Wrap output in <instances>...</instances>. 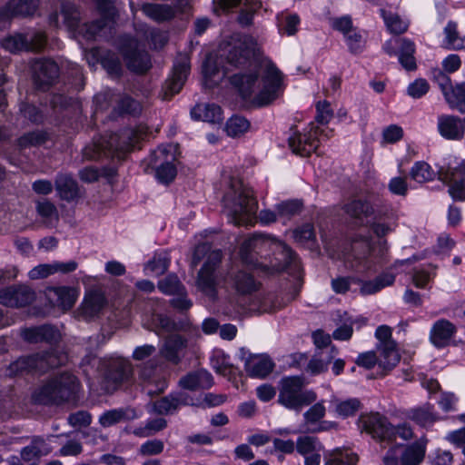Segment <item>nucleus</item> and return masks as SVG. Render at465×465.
<instances>
[{"mask_svg": "<svg viewBox=\"0 0 465 465\" xmlns=\"http://www.w3.org/2000/svg\"><path fill=\"white\" fill-rule=\"evenodd\" d=\"M147 130L145 125L140 124L136 128H126L119 134H111L107 140L86 146L83 151L84 157L87 160L99 159L102 154L121 157L146 136Z\"/></svg>", "mask_w": 465, "mask_h": 465, "instance_id": "20e7f679", "label": "nucleus"}, {"mask_svg": "<svg viewBox=\"0 0 465 465\" xmlns=\"http://www.w3.org/2000/svg\"><path fill=\"white\" fill-rule=\"evenodd\" d=\"M121 51L127 67L130 70L138 73H144L149 69V55L145 51L139 47L138 42L135 39H125L121 47Z\"/></svg>", "mask_w": 465, "mask_h": 465, "instance_id": "a211bd4d", "label": "nucleus"}, {"mask_svg": "<svg viewBox=\"0 0 465 465\" xmlns=\"http://www.w3.org/2000/svg\"><path fill=\"white\" fill-rule=\"evenodd\" d=\"M438 130L449 140H461L465 134L462 120L454 115L442 114L438 118Z\"/></svg>", "mask_w": 465, "mask_h": 465, "instance_id": "a878e982", "label": "nucleus"}, {"mask_svg": "<svg viewBox=\"0 0 465 465\" xmlns=\"http://www.w3.org/2000/svg\"><path fill=\"white\" fill-rule=\"evenodd\" d=\"M274 364L267 357H254L246 363L247 371L254 377L264 378L272 372Z\"/></svg>", "mask_w": 465, "mask_h": 465, "instance_id": "a18cd8bd", "label": "nucleus"}, {"mask_svg": "<svg viewBox=\"0 0 465 465\" xmlns=\"http://www.w3.org/2000/svg\"><path fill=\"white\" fill-rule=\"evenodd\" d=\"M250 128V123L242 116H232L226 123L225 131L231 137H237L246 133Z\"/></svg>", "mask_w": 465, "mask_h": 465, "instance_id": "3c124183", "label": "nucleus"}, {"mask_svg": "<svg viewBox=\"0 0 465 465\" xmlns=\"http://www.w3.org/2000/svg\"><path fill=\"white\" fill-rule=\"evenodd\" d=\"M319 133L316 128L313 134H302L298 131H293L288 138L289 146L292 151L302 157L309 156L318 147V141L314 138Z\"/></svg>", "mask_w": 465, "mask_h": 465, "instance_id": "b1692460", "label": "nucleus"}, {"mask_svg": "<svg viewBox=\"0 0 465 465\" xmlns=\"http://www.w3.org/2000/svg\"><path fill=\"white\" fill-rule=\"evenodd\" d=\"M221 186L223 209L230 222L238 226L254 224L258 204L252 189L232 171L223 173Z\"/></svg>", "mask_w": 465, "mask_h": 465, "instance_id": "7ed1b4c3", "label": "nucleus"}, {"mask_svg": "<svg viewBox=\"0 0 465 465\" xmlns=\"http://www.w3.org/2000/svg\"><path fill=\"white\" fill-rule=\"evenodd\" d=\"M335 412L338 416L347 418L353 416L361 407L360 400L356 398L333 401Z\"/></svg>", "mask_w": 465, "mask_h": 465, "instance_id": "8fccbe9b", "label": "nucleus"}, {"mask_svg": "<svg viewBox=\"0 0 465 465\" xmlns=\"http://www.w3.org/2000/svg\"><path fill=\"white\" fill-rule=\"evenodd\" d=\"M14 302L12 307H24L32 303L35 299V292L28 286H14Z\"/></svg>", "mask_w": 465, "mask_h": 465, "instance_id": "5fc2aeb1", "label": "nucleus"}, {"mask_svg": "<svg viewBox=\"0 0 465 465\" xmlns=\"http://www.w3.org/2000/svg\"><path fill=\"white\" fill-rule=\"evenodd\" d=\"M344 211L360 224H362L364 220L371 216L374 213L371 204L361 199L351 200L344 205Z\"/></svg>", "mask_w": 465, "mask_h": 465, "instance_id": "58836bf2", "label": "nucleus"}, {"mask_svg": "<svg viewBox=\"0 0 465 465\" xmlns=\"http://www.w3.org/2000/svg\"><path fill=\"white\" fill-rule=\"evenodd\" d=\"M143 14L157 23H163L172 20L176 10L173 6L167 4H144L142 6Z\"/></svg>", "mask_w": 465, "mask_h": 465, "instance_id": "4c0bfd02", "label": "nucleus"}, {"mask_svg": "<svg viewBox=\"0 0 465 465\" xmlns=\"http://www.w3.org/2000/svg\"><path fill=\"white\" fill-rule=\"evenodd\" d=\"M133 373L132 364L124 359L116 358L108 361L104 377V388L107 392L114 391L127 381Z\"/></svg>", "mask_w": 465, "mask_h": 465, "instance_id": "2eb2a0df", "label": "nucleus"}, {"mask_svg": "<svg viewBox=\"0 0 465 465\" xmlns=\"http://www.w3.org/2000/svg\"><path fill=\"white\" fill-rule=\"evenodd\" d=\"M344 36L351 53L359 54L363 50L365 39L356 28Z\"/></svg>", "mask_w": 465, "mask_h": 465, "instance_id": "680f3d73", "label": "nucleus"}, {"mask_svg": "<svg viewBox=\"0 0 465 465\" xmlns=\"http://www.w3.org/2000/svg\"><path fill=\"white\" fill-rule=\"evenodd\" d=\"M179 146L169 143L155 150L150 160V164L155 169L157 179L163 183H171L176 176L174 162L179 155Z\"/></svg>", "mask_w": 465, "mask_h": 465, "instance_id": "9b49d317", "label": "nucleus"}, {"mask_svg": "<svg viewBox=\"0 0 465 465\" xmlns=\"http://www.w3.org/2000/svg\"><path fill=\"white\" fill-rule=\"evenodd\" d=\"M80 384L77 378L71 373H62L43 385L34 395L35 400L42 404L61 403L74 401Z\"/></svg>", "mask_w": 465, "mask_h": 465, "instance_id": "6e6552de", "label": "nucleus"}, {"mask_svg": "<svg viewBox=\"0 0 465 465\" xmlns=\"http://www.w3.org/2000/svg\"><path fill=\"white\" fill-rule=\"evenodd\" d=\"M182 388L186 390L209 389L213 385L212 375L203 370L190 372L179 381Z\"/></svg>", "mask_w": 465, "mask_h": 465, "instance_id": "72a5a7b5", "label": "nucleus"}, {"mask_svg": "<svg viewBox=\"0 0 465 465\" xmlns=\"http://www.w3.org/2000/svg\"><path fill=\"white\" fill-rule=\"evenodd\" d=\"M196 120L216 124L222 121V110L214 104H198L191 111Z\"/></svg>", "mask_w": 465, "mask_h": 465, "instance_id": "ea45409f", "label": "nucleus"}, {"mask_svg": "<svg viewBox=\"0 0 465 465\" xmlns=\"http://www.w3.org/2000/svg\"><path fill=\"white\" fill-rule=\"evenodd\" d=\"M427 439L420 438L405 447L401 453L403 465H420L426 454Z\"/></svg>", "mask_w": 465, "mask_h": 465, "instance_id": "473e14b6", "label": "nucleus"}, {"mask_svg": "<svg viewBox=\"0 0 465 465\" xmlns=\"http://www.w3.org/2000/svg\"><path fill=\"white\" fill-rule=\"evenodd\" d=\"M300 18L297 15H287L280 20V28L288 35H293L297 32Z\"/></svg>", "mask_w": 465, "mask_h": 465, "instance_id": "338daca9", "label": "nucleus"}, {"mask_svg": "<svg viewBox=\"0 0 465 465\" xmlns=\"http://www.w3.org/2000/svg\"><path fill=\"white\" fill-rule=\"evenodd\" d=\"M232 83L245 100L256 106H265L276 100L282 91L281 72L271 62L252 64V68L234 74Z\"/></svg>", "mask_w": 465, "mask_h": 465, "instance_id": "f257e3e1", "label": "nucleus"}, {"mask_svg": "<svg viewBox=\"0 0 465 465\" xmlns=\"http://www.w3.org/2000/svg\"><path fill=\"white\" fill-rule=\"evenodd\" d=\"M158 288L165 294L177 295V298L171 301V303L174 308L181 311L191 308L192 302L186 298L185 288L176 275L170 274L166 278L161 280L158 282Z\"/></svg>", "mask_w": 465, "mask_h": 465, "instance_id": "aec40b11", "label": "nucleus"}, {"mask_svg": "<svg viewBox=\"0 0 465 465\" xmlns=\"http://www.w3.org/2000/svg\"><path fill=\"white\" fill-rule=\"evenodd\" d=\"M445 44L449 49H462L465 48V38L460 37L457 25L450 22L444 29Z\"/></svg>", "mask_w": 465, "mask_h": 465, "instance_id": "603ef678", "label": "nucleus"}, {"mask_svg": "<svg viewBox=\"0 0 465 465\" xmlns=\"http://www.w3.org/2000/svg\"><path fill=\"white\" fill-rule=\"evenodd\" d=\"M456 331L455 326L447 320L437 321L430 331V341L437 347H444L450 343V341Z\"/></svg>", "mask_w": 465, "mask_h": 465, "instance_id": "2f4dec72", "label": "nucleus"}, {"mask_svg": "<svg viewBox=\"0 0 465 465\" xmlns=\"http://www.w3.org/2000/svg\"><path fill=\"white\" fill-rule=\"evenodd\" d=\"M271 252L274 258L270 261V265L276 271L285 270L292 265L297 267L294 252L284 242L274 238Z\"/></svg>", "mask_w": 465, "mask_h": 465, "instance_id": "393cba45", "label": "nucleus"}, {"mask_svg": "<svg viewBox=\"0 0 465 465\" xmlns=\"http://www.w3.org/2000/svg\"><path fill=\"white\" fill-rule=\"evenodd\" d=\"M23 338L31 343L37 342H57L61 334L59 331L52 325H42L27 328L22 331Z\"/></svg>", "mask_w": 465, "mask_h": 465, "instance_id": "bb28decb", "label": "nucleus"}, {"mask_svg": "<svg viewBox=\"0 0 465 465\" xmlns=\"http://www.w3.org/2000/svg\"><path fill=\"white\" fill-rule=\"evenodd\" d=\"M302 207V203L297 200L283 202L277 206L278 215L280 217H290L299 213Z\"/></svg>", "mask_w": 465, "mask_h": 465, "instance_id": "0e129e2a", "label": "nucleus"}, {"mask_svg": "<svg viewBox=\"0 0 465 465\" xmlns=\"http://www.w3.org/2000/svg\"><path fill=\"white\" fill-rule=\"evenodd\" d=\"M358 456L349 449H336L331 451L325 465H356Z\"/></svg>", "mask_w": 465, "mask_h": 465, "instance_id": "09e8293b", "label": "nucleus"}, {"mask_svg": "<svg viewBox=\"0 0 465 465\" xmlns=\"http://www.w3.org/2000/svg\"><path fill=\"white\" fill-rule=\"evenodd\" d=\"M383 17L388 29L392 34H402L408 28V24L403 21L398 15L383 13Z\"/></svg>", "mask_w": 465, "mask_h": 465, "instance_id": "e2e57ef3", "label": "nucleus"}, {"mask_svg": "<svg viewBox=\"0 0 465 465\" xmlns=\"http://www.w3.org/2000/svg\"><path fill=\"white\" fill-rule=\"evenodd\" d=\"M60 15L63 18V24L70 28H74L80 18V14L75 5L70 2H62Z\"/></svg>", "mask_w": 465, "mask_h": 465, "instance_id": "864d4df0", "label": "nucleus"}, {"mask_svg": "<svg viewBox=\"0 0 465 465\" xmlns=\"http://www.w3.org/2000/svg\"><path fill=\"white\" fill-rule=\"evenodd\" d=\"M232 285L240 295H252L260 289L261 283L247 272L239 271L232 277Z\"/></svg>", "mask_w": 465, "mask_h": 465, "instance_id": "c9c22d12", "label": "nucleus"}, {"mask_svg": "<svg viewBox=\"0 0 465 465\" xmlns=\"http://www.w3.org/2000/svg\"><path fill=\"white\" fill-rule=\"evenodd\" d=\"M51 452V447L42 438H34L31 443L23 448L21 450V458L25 462L31 465H37L41 457Z\"/></svg>", "mask_w": 465, "mask_h": 465, "instance_id": "c756f323", "label": "nucleus"}, {"mask_svg": "<svg viewBox=\"0 0 465 465\" xmlns=\"http://www.w3.org/2000/svg\"><path fill=\"white\" fill-rule=\"evenodd\" d=\"M66 360V355L61 350L51 349L42 353L19 358L8 366L6 375L15 376L34 371L45 372L50 368L63 365Z\"/></svg>", "mask_w": 465, "mask_h": 465, "instance_id": "1a4fd4ad", "label": "nucleus"}, {"mask_svg": "<svg viewBox=\"0 0 465 465\" xmlns=\"http://www.w3.org/2000/svg\"><path fill=\"white\" fill-rule=\"evenodd\" d=\"M189 398L181 393L177 396L164 397L153 403V410L159 414H170L175 411L181 405H188Z\"/></svg>", "mask_w": 465, "mask_h": 465, "instance_id": "a19ab883", "label": "nucleus"}, {"mask_svg": "<svg viewBox=\"0 0 465 465\" xmlns=\"http://www.w3.org/2000/svg\"><path fill=\"white\" fill-rule=\"evenodd\" d=\"M320 449L321 446L314 437H300L297 440V450L303 456L315 453V451L320 450Z\"/></svg>", "mask_w": 465, "mask_h": 465, "instance_id": "052dcab7", "label": "nucleus"}, {"mask_svg": "<svg viewBox=\"0 0 465 465\" xmlns=\"http://www.w3.org/2000/svg\"><path fill=\"white\" fill-rule=\"evenodd\" d=\"M45 293L49 304L62 312L70 310L77 298L75 290L65 286L48 287Z\"/></svg>", "mask_w": 465, "mask_h": 465, "instance_id": "4be33fe9", "label": "nucleus"}, {"mask_svg": "<svg viewBox=\"0 0 465 465\" xmlns=\"http://www.w3.org/2000/svg\"><path fill=\"white\" fill-rule=\"evenodd\" d=\"M55 189L61 199L74 201L81 196L76 181L66 173H60L55 179Z\"/></svg>", "mask_w": 465, "mask_h": 465, "instance_id": "7c9ffc66", "label": "nucleus"}, {"mask_svg": "<svg viewBox=\"0 0 465 465\" xmlns=\"http://www.w3.org/2000/svg\"><path fill=\"white\" fill-rule=\"evenodd\" d=\"M375 336L379 341L376 346L381 354V364L388 368H395L400 362L401 356L396 342L391 339V329L387 325L378 327Z\"/></svg>", "mask_w": 465, "mask_h": 465, "instance_id": "ddd939ff", "label": "nucleus"}, {"mask_svg": "<svg viewBox=\"0 0 465 465\" xmlns=\"http://www.w3.org/2000/svg\"><path fill=\"white\" fill-rule=\"evenodd\" d=\"M381 354L375 351H366L361 353L357 360L355 361L358 366L363 367L365 369H371L374 365L378 364L379 368L381 370V375L384 376L388 372H390L393 368H388L381 364Z\"/></svg>", "mask_w": 465, "mask_h": 465, "instance_id": "de8ad7c7", "label": "nucleus"}, {"mask_svg": "<svg viewBox=\"0 0 465 465\" xmlns=\"http://www.w3.org/2000/svg\"><path fill=\"white\" fill-rule=\"evenodd\" d=\"M190 71V59L187 54H180L173 65V74L168 78L162 91V99L169 100L183 88Z\"/></svg>", "mask_w": 465, "mask_h": 465, "instance_id": "4468645a", "label": "nucleus"}, {"mask_svg": "<svg viewBox=\"0 0 465 465\" xmlns=\"http://www.w3.org/2000/svg\"><path fill=\"white\" fill-rule=\"evenodd\" d=\"M388 252L387 242L379 239L372 242L365 236L356 238L351 245V252L346 255L345 262L358 272H367L376 269L384 262Z\"/></svg>", "mask_w": 465, "mask_h": 465, "instance_id": "423d86ee", "label": "nucleus"}, {"mask_svg": "<svg viewBox=\"0 0 465 465\" xmlns=\"http://www.w3.org/2000/svg\"><path fill=\"white\" fill-rule=\"evenodd\" d=\"M303 379L298 376L285 377L280 381L278 401L284 407L299 411L304 405L316 400L313 391H302Z\"/></svg>", "mask_w": 465, "mask_h": 465, "instance_id": "9d476101", "label": "nucleus"}, {"mask_svg": "<svg viewBox=\"0 0 465 465\" xmlns=\"http://www.w3.org/2000/svg\"><path fill=\"white\" fill-rule=\"evenodd\" d=\"M255 53V42L247 35H233L221 44L218 54H209L203 64L204 85L212 88L217 84L229 70L223 63L227 61L231 66L238 67L249 62Z\"/></svg>", "mask_w": 465, "mask_h": 465, "instance_id": "f03ea898", "label": "nucleus"}, {"mask_svg": "<svg viewBox=\"0 0 465 465\" xmlns=\"http://www.w3.org/2000/svg\"><path fill=\"white\" fill-rule=\"evenodd\" d=\"M147 130L145 125L140 124L136 128H126L119 134H111L107 140L86 146L83 151L84 157L87 160L99 159L102 154L121 157L146 136Z\"/></svg>", "mask_w": 465, "mask_h": 465, "instance_id": "39448f33", "label": "nucleus"}, {"mask_svg": "<svg viewBox=\"0 0 465 465\" xmlns=\"http://www.w3.org/2000/svg\"><path fill=\"white\" fill-rule=\"evenodd\" d=\"M407 416L410 420L422 427L430 426L439 420L438 414L433 411V406L429 404L411 409Z\"/></svg>", "mask_w": 465, "mask_h": 465, "instance_id": "79ce46f5", "label": "nucleus"}, {"mask_svg": "<svg viewBox=\"0 0 465 465\" xmlns=\"http://www.w3.org/2000/svg\"><path fill=\"white\" fill-rule=\"evenodd\" d=\"M204 257L206 260L198 272L196 285L201 292L214 300L217 295L216 269L222 262L223 254L220 250L211 251L208 243L198 244L193 252L192 267H196Z\"/></svg>", "mask_w": 465, "mask_h": 465, "instance_id": "0eeeda50", "label": "nucleus"}, {"mask_svg": "<svg viewBox=\"0 0 465 465\" xmlns=\"http://www.w3.org/2000/svg\"><path fill=\"white\" fill-rule=\"evenodd\" d=\"M251 306L252 310L261 312H271L281 308L283 304L276 301L272 292H258L254 295Z\"/></svg>", "mask_w": 465, "mask_h": 465, "instance_id": "c03bdc74", "label": "nucleus"}, {"mask_svg": "<svg viewBox=\"0 0 465 465\" xmlns=\"http://www.w3.org/2000/svg\"><path fill=\"white\" fill-rule=\"evenodd\" d=\"M440 180L449 185V193L454 200H465V160L458 167L440 173Z\"/></svg>", "mask_w": 465, "mask_h": 465, "instance_id": "412c9836", "label": "nucleus"}, {"mask_svg": "<svg viewBox=\"0 0 465 465\" xmlns=\"http://www.w3.org/2000/svg\"><path fill=\"white\" fill-rule=\"evenodd\" d=\"M274 238L265 234H253L245 239L240 247L242 260L248 264H254L258 256L265 259L270 256L269 252L273 245Z\"/></svg>", "mask_w": 465, "mask_h": 465, "instance_id": "f8f14e48", "label": "nucleus"}, {"mask_svg": "<svg viewBox=\"0 0 465 465\" xmlns=\"http://www.w3.org/2000/svg\"><path fill=\"white\" fill-rule=\"evenodd\" d=\"M169 266V260L166 256L158 255L154 256L153 260L148 262L144 270L151 274L159 276L163 274Z\"/></svg>", "mask_w": 465, "mask_h": 465, "instance_id": "bf43d9fd", "label": "nucleus"}, {"mask_svg": "<svg viewBox=\"0 0 465 465\" xmlns=\"http://www.w3.org/2000/svg\"><path fill=\"white\" fill-rule=\"evenodd\" d=\"M39 6V0H11L1 11L3 19L14 16L33 15Z\"/></svg>", "mask_w": 465, "mask_h": 465, "instance_id": "cd10ccee", "label": "nucleus"}, {"mask_svg": "<svg viewBox=\"0 0 465 465\" xmlns=\"http://www.w3.org/2000/svg\"><path fill=\"white\" fill-rule=\"evenodd\" d=\"M384 50L390 55H398L401 66L412 71L416 69V61L413 56L415 52L414 44L404 38H395L388 41L384 45Z\"/></svg>", "mask_w": 465, "mask_h": 465, "instance_id": "6ab92c4d", "label": "nucleus"}, {"mask_svg": "<svg viewBox=\"0 0 465 465\" xmlns=\"http://www.w3.org/2000/svg\"><path fill=\"white\" fill-rule=\"evenodd\" d=\"M137 417L134 410L114 409L103 413L99 422L103 427H110L124 420H134Z\"/></svg>", "mask_w": 465, "mask_h": 465, "instance_id": "37998d69", "label": "nucleus"}, {"mask_svg": "<svg viewBox=\"0 0 465 465\" xmlns=\"http://www.w3.org/2000/svg\"><path fill=\"white\" fill-rule=\"evenodd\" d=\"M35 84L40 87L52 84L59 75V67L50 59L35 60L32 65Z\"/></svg>", "mask_w": 465, "mask_h": 465, "instance_id": "5701e85b", "label": "nucleus"}, {"mask_svg": "<svg viewBox=\"0 0 465 465\" xmlns=\"http://www.w3.org/2000/svg\"><path fill=\"white\" fill-rule=\"evenodd\" d=\"M293 237L301 243L309 242L314 240L315 232L312 224H304L293 231Z\"/></svg>", "mask_w": 465, "mask_h": 465, "instance_id": "774afa93", "label": "nucleus"}, {"mask_svg": "<svg viewBox=\"0 0 465 465\" xmlns=\"http://www.w3.org/2000/svg\"><path fill=\"white\" fill-rule=\"evenodd\" d=\"M49 139V135L44 131H35L27 133L18 139V145L21 148H26L30 146H40L46 143Z\"/></svg>", "mask_w": 465, "mask_h": 465, "instance_id": "6e6d98bb", "label": "nucleus"}, {"mask_svg": "<svg viewBox=\"0 0 465 465\" xmlns=\"http://www.w3.org/2000/svg\"><path fill=\"white\" fill-rule=\"evenodd\" d=\"M106 304L105 298L99 292H91L87 293L78 309L79 316L84 320H91L98 316Z\"/></svg>", "mask_w": 465, "mask_h": 465, "instance_id": "c85d7f7f", "label": "nucleus"}, {"mask_svg": "<svg viewBox=\"0 0 465 465\" xmlns=\"http://www.w3.org/2000/svg\"><path fill=\"white\" fill-rule=\"evenodd\" d=\"M325 352L322 351L319 356L312 358L307 365V371L312 374H319L327 370V367L331 361L334 359L337 354V350L334 347L330 348V353L324 355Z\"/></svg>", "mask_w": 465, "mask_h": 465, "instance_id": "49530a36", "label": "nucleus"}, {"mask_svg": "<svg viewBox=\"0 0 465 465\" xmlns=\"http://www.w3.org/2000/svg\"><path fill=\"white\" fill-rule=\"evenodd\" d=\"M98 56H101V64L109 74L114 76L120 75L122 64L115 54L108 52L102 56L99 50L93 49L86 54L87 61L90 64H94L95 61L98 60Z\"/></svg>", "mask_w": 465, "mask_h": 465, "instance_id": "e433bc0d", "label": "nucleus"}, {"mask_svg": "<svg viewBox=\"0 0 465 465\" xmlns=\"http://www.w3.org/2000/svg\"><path fill=\"white\" fill-rule=\"evenodd\" d=\"M46 44L45 35L37 32L30 35L15 34L2 41V46L10 52L40 51Z\"/></svg>", "mask_w": 465, "mask_h": 465, "instance_id": "f3484780", "label": "nucleus"}, {"mask_svg": "<svg viewBox=\"0 0 465 465\" xmlns=\"http://www.w3.org/2000/svg\"><path fill=\"white\" fill-rule=\"evenodd\" d=\"M325 411L322 402H317L303 414L304 420L308 424H314L324 417Z\"/></svg>", "mask_w": 465, "mask_h": 465, "instance_id": "69168bd1", "label": "nucleus"}, {"mask_svg": "<svg viewBox=\"0 0 465 465\" xmlns=\"http://www.w3.org/2000/svg\"><path fill=\"white\" fill-rule=\"evenodd\" d=\"M411 176L418 183H425L434 178L435 172L427 163L419 162L411 168Z\"/></svg>", "mask_w": 465, "mask_h": 465, "instance_id": "13d9d810", "label": "nucleus"}, {"mask_svg": "<svg viewBox=\"0 0 465 465\" xmlns=\"http://www.w3.org/2000/svg\"><path fill=\"white\" fill-rule=\"evenodd\" d=\"M446 101L451 108L465 113V84H457L453 87L450 94H447Z\"/></svg>", "mask_w": 465, "mask_h": 465, "instance_id": "4d7b16f0", "label": "nucleus"}, {"mask_svg": "<svg viewBox=\"0 0 465 465\" xmlns=\"http://www.w3.org/2000/svg\"><path fill=\"white\" fill-rule=\"evenodd\" d=\"M360 424L372 438L380 441L391 442L392 424L385 416L380 413L362 415L360 418Z\"/></svg>", "mask_w": 465, "mask_h": 465, "instance_id": "dca6fc26", "label": "nucleus"}, {"mask_svg": "<svg viewBox=\"0 0 465 465\" xmlns=\"http://www.w3.org/2000/svg\"><path fill=\"white\" fill-rule=\"evenodd\" d=\"M187 346V340L178 334L169 335L164 341L160 353L169 361L177 363L180 361V352Z\"/></svg>", "mask_w": 465, "mask_h": 465, "instance_id": "f704fd0d", "label": "nucleus"}]
</instances>
